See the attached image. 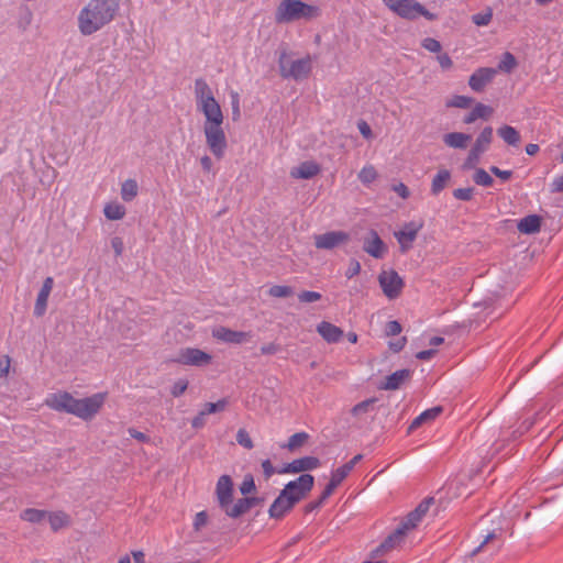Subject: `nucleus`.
Here are the masks:
<instances>
[{
  "instance_id": "nucleus-32",
  "label": "nucleus",
  "mask_w": 563,
  "mask_h": 563,
  "mask_svg": "<svg viewBox=\"0 0 563 563\" xmlns=\"http://www.w3.org/2000/svg\"><path fill=\"white\" fill-rule=\"evenodd\" d=\"M497 134L504 140L505 143L511 146H517L521 136L520 133L511 125H503L497 130Z\"/></svg>"
},
{
  "instance_id": "nucleus-60",
  "label": "nucleus",
  "mask_w": 563,
  "mask_h": 563,
  "mask_svg": "<svg viewBox=\"0 0 563 563\" xmlns=\"http://www.w3.org/2000/svg\"><path fill=\"white\" fill-rule=\"evenodd\" d=\"M407 343V338L406 336H401L395 341H390L389 342V349L395 352V353H398L400 352L401 350H404L405 345Z\"/></svg>"
},
{
  "instance_id": "nucleus-7",
  "label": "nucleus",
  "mask_w": 563,
  "mask_h": 563,
  "mask_svg": "<svg viewBox=\"0 0 563 563\" xmlns=\"http://www.w3.org/2000/svg\"><path fill=\"white\" fill-rule=\"evenodd\" d=\"M314 477L311 474H301L295 481H290L282 489L283 497L295 498L296 504L303 499L313 488Z\"/></svg>"
},
{
  "instance_id": "nucleus-11",
  "label": "nucleus",
  "mask_w": 563,
  "mask_h": 563,
  "mask_svg": "<svg viewBox=\"0 0 563 563\" xmlns=\"http://www.w3.org/2000/svg\"><path fill=\"white\" fill-rule=\"evenodd\" d=\"M321 465V462L316 456H303L300 459H296L290 463L285 464L280 470H278L279 474H296L307 471H312L318 468Z\"/></svg>"
},
{
  "instance_id": "nucleus-40",
  "label": "nucleus",
  "mask_w": 563,
  "mask_h": 563,
  "mask_svg": "<svg viewBox=\"0 0 563 563\" xmlns=\"http://www.w3.org/2000/svg\"><path fill=\"white\" fill-rule=\"evenodd\" d=\"M228 404L229 402L225 398H222V399L218 400L217 402H206L201 410L202 415L208 416L211 413L223 411L227 408Z\"/></svg>"
},
{
  "instance_id": "nucleus-63",
  "label": "nucleus",
  "mask_w": 563,
  "mask_h": 563,
  "mask_svg": "<svg viewBox=\"0 0 563 563\" xmlns=\"http://www.w3.org/2000/svg\"><path fill=\"white\" fill-rule=\"evenodd\" d=\"M208 515L206 511H200L196 515L194 520V527L196 530H199L201 527H203L207 523Z\"/></svg>"
},
{
  "instance_id": "nucleus-53",
  "label": "nucleus",
  "mask_w": 563,
  "mask_h": 563,
  "mask_svg": "<svg viewBox=\"0 0 563 563\" xmlns=\"http://www.w3.org/2000/svg\"><path fill=\"white\" fill-rule=\"evenodd\" d=\"M402 330L401 324L397 320H391L386 323L385 334L387 336L398 335Z\"/></svg>"
},
{
  "instance_id": "nucleus-19",
  "label": "nucleus",
  "mask_w": 563,
  "mask_h": 563,
  "mask_svg": "<svg viewBox=\"0 0 563 563\" xmlns=\"http://www.w3.org/2000/svg\"><path fill=\"white\" fill-rule=\"evenodd\" d=\"M198 109L201 110L206 117L205 124L222 125L223 113L219 102L216 99L198 106Z\"/></svg>"
},
{
  "instance_id": "nucleus-57",
  "label": "nucleus",
  "mask_w": 563,
  "mask_h": 563,
  "mask_svg": "<svg viewBox=\"0 0 563 563\" xmlns=\"http://www.w3.org/2000/svg\"><path fill=\"white\" fill-rule=\"evenodd\" d=\"M374 402H375V399H367V400L361 401V402H358L357 405H355L353 407L352 413L357 416V415H361L363 412H367L368 408L371 406H373Z\"/></svg>"
},
{
  "instance_id": "nucleus-56",
  "label": "nucleus",
  "mask_w": 563,
  "mask_h": 563,
  "mask_svg": "<svg viewBox=\"0 0 563 563\" xmlns=\"http://www.w3.org/2000/svg\"><path fill=\"white\" fill-rule=\"evenodd\" d=\"M361 272V264L357 260L352 258L350 260L349 267L345 272L346 278L351 279L354 276L358 275Z\"/></svg>"
},
{
  "instance_id": "nucleus-18",
  "label": "nucleus",
  "mask_w": 563,
  "mask_h": 563,
  "mask_svg": "<svg viewBox=\"0 0 563 563\" xmlns=\"http://www.w3.org/2000/svg\"><path fill=\"white\" fill-rule=\"evenodd\" d=\"M296 506V499L289 497H283V492L279 493L277 498L273 501L268 509L271 518L279 520L285 517Z\"/></svg>"
},
{
  "instance_id": "nucleus-22",
  "label": "nucleus",
  "mask_w": 563,
  "mask_h": 563,
  "mask_svg": "<svg viewBox=\"0 0 563 563\" xmlns=\"http://www.w3.org/2000/svg\"><path fill=\"white\" fill-rule=\"evenodd\" d=\"M320 165L313 161L302 162L299 166L292 167L290 176L295 179H311L320 173Z\"/></svg>"
},
{
  "instance_id": "nucleus-62",
  "label": "nucleus",
  "mask_w": 563,
  "mask_h": 563,
  "mask_svg": "<svg viewBox=\"0 0 563 563\" xmlns=\"http://www.w3.org/2000/svg\"><path fill=\"white\" fill-rule=\"evenodd\" d=\"M393 190L400 196L402 199H407L410 196L408 187L404 183H399L393 186Z\"/></svg>"
},
{
  "instance_id": "nucleus-17",
  "label": "nucleus",
  "mask_w": 563,
  "mask_h": 563,
  "mask_svg": "<svg viewBox=\"0 0 563 563\" xmlns=\"http://www.w3.org/2000/svg\"><path fill=\"white\" fill-rule=\"evenodd\" d=\"M421 228L422 224L409 222L405 224L402 230L395 233V236L400 244L401 253H406L411 247V243L416 240Z\"/></svg>"
},
{
  "instance_id": "nucleus-20",
  "label": "nucleus",
  "mask_w": 563,
  "mask_h": 563,
  "mask_svg": "<svg viewBox=\"0 0 563 563\" xmlns=\"http://www.w3.org/2000/svg\"><path fill=\"white\" fill-rule=\"evenodd\" d=\"M54 286V279L53 277H46L43 282V285L40 289V292L37 294V298L34 306V316L35 317H42L46 312L47 308V301L49 294Z\"/></svg>"
},
{
  "instance_id": "nucleus-39",
  "label": "nucleus",
  "mask_w": 563,
  "mask_h": 563,
  "mask_svg": "<svg viewBox=\"0 0 563 563\" xmlns=\"http://www.w3.org/2000/svg\"><path fill=\"white\" fill-rule=\"evenodd\" d=\"M516 66H517V60H516L515 56L511 53L506 52V53H504L503 58L498 64L497 71L501 70L505 73H510Z\"/></svg>"
},
{
  "instance_id": "nucleus-47",
  "label": "nucleus",
  "mask_w": 563,
  "mask_h": 563,
  "mask_svg": "<svg viewBox=\"0 0 563 563\" xmlns=\"http://www.w3.org/2000/svg\"><path fill=\"white\" fill-rule=\"evenodd\" d=\"M236 442L247 449L251 450L254 448L253 441L249 434V432L245 429H239L235 435Z\"/></svg>"
},
{
  "instance_id": "nucleus-48",
  "label": "nucleus",
  "mask_w": 563,
  "mask_h": 563,
  "mask_svg": "<svg viewBox=\"0 0 563 563\" xmlns=\"http://www.w3.org/2000/svg\"><path fill=\"white\" fill-rule=\"evenodd\" d=\"M256 489L254 478L251 474H246L243 478L242 484L240 485V492L242 495L246 496Z\"/></svg>"
},
{
  "instance_id": "nucleus-58",
  "label": "nucleus",
  "mask_w": 563,
  "mask_h": 563,
  "mask_svg": "<svg viewBox=\"0 0 563 563\" xmlns=\"http://www.w3.org/2000/svg\"><path fill=\"white\" fill-rule=\"evenodd\" d=\"M231 98H232V100H231L232 115H233V120L236 121V120H239V118L241 115L239 93L232 92Z\"/></svg>"
},
{
  "instance_id": "nucleus-30",
  "label": "nucleus",
  "mask_w": 563,
  "mask_h": 563,
  "mask_svg": "<svg viewBox=\"0 0 563 563\" xmlns=\"http://www.w3.org/2000/svg\"><path fill=\"white\" fill-rule=\"evenodd\" d=\"M451 179V173L448 169H440L433 177L431 183V194L438 196L448 185Z\"/></svg>"
},
{
  "instance_id": "nucleus-2",
  "label": "nucleus",
  "mask_w": 563,
  "mask_h": 563,
  "mask_svg": "<svg viewBox=\"0 0 563 563\" xmlns=\"http://www.w3.org/2000/svg\"><path fill=\"white\" fill-rule=\"evenodd\" d=\"M104 394L98 393L82 399L74 398L67 391L51 394L45 404L53 410L71 413L82 420L93 418L104 402Z\"/></svg>"
},
{
  "instance_id": "nucleus-5",
  "label": "nucleus",
  "mask_w": 563,
  "mask_h": 563,
  "mask_svg": "<svg viewBox=\"0 0 563 563\" xmlns=\"http://www.w3.org/2000/svg\"><path fill=\"white\" fill-rule=\"evenodd\" d=\"M387 8L402 19L416 20L422 15L429 21L437 20V14L427 10L416 0H383Z\"/></svg>"
},
{
  "instance_id": "nucleus-34",
  "label": "nucleus",
  "mask_w": 563,
  "mask_h": 563,
  "mask_svg": "<svg viewBox=\"0 0 563 563\" xmlns=\"http://www.w3.org/2000/svg\"><path fill=\"white\" fill-rule=\"evenodd\" d=\"M48 511L35 508H26L21 512V519L31 523H41L46 519Z\"/></svg>"
},
{
  "instance_id": "nucleus-38",
  "label": "nucleus",
  "mask_w": 563,
  "mask_h": 563,
  "mask_svg": "<svg viewBox=\"0 0 563 563\" xmlns=\"http://www.w3.org/2000/svg\"><path fill=\"white\" fill-rule=\"evenodd\" d=\"M415 511H410L398 525V527L407 534L410 530L415 529L421 521Z\"/></svg>"
},
{
  "instance_id": "nucleus-46",
  "label": "nucleus",
  "mask_w": 563,
  "mask_h": 563,
  "mask_svg": "<svg viewBox=\"0 0 563 563\" xmlns=\"http://www.w3.org/2000/svg\"><path fill=\"white\" fill-rule=\"evenodd\" d=\"M351 471V466L344 464L332 472L330 479L333 481L336 485H340L346 478Z\"/></svg>"
},
{
  "instance_id": "nucleus-3",
  "label": "nucleus",
  "mask_w": 563,
  "mask_h": 563,
  "mask_svg": "<svg viewBox=\"0 0 563 563\" xmlns=\"http://www.w3.org/2000/svg\"><path fill=\"white\" fill-rule=\"evenodd\" d=\"M320 9L302 0H283L275 10L277 24H288L300 20H312L320 15Z\"/></svg>"
},
{
  "instance_id": "nucleus-6",
  "label": "nucleus",
  "mask_w": 563,
  "mask_h": 563,
  "mask_svg": "<svg viewBox=\"0 0 563 563\" xmlns=\"http://www.w3.org/2000/svg\"><path fill=\"white\" fill-rule=\"evenodd\" d=\"M203 132L206 136V143L210 152L218 158L224 156L228 142L222 125L205 124Z\"/></svg>"
},
{
  "instance_id": "nucleus-1",
  "label": "nucleus",
  "mask_w": 563,
  "mask_h": 563,
  "mask_svg": "<svg viewBox=\"0 0 563 563\" xmlns=\"http://www.w3.org/2000/svg\"><path fill=\"white\" fill-rule=\"evenodd\" d=\"M120 10V0H89L78 14V29L85 36L92 35L111 23Z\"/></svg>"
},
{
  "instance_id": "nucleus-21",
  "label": "nucleus",
  "mask_w": 563,
  "mask_h": 563,
  "mask_svg": "<svg viewBox=\"0 0 563 563\" xmlns=\"http://www.w3.org/2000/svg\"><path fill=\"white\" fill-rule=\"evenodd\" d=\"M265 501L264 497H243L234 503L230 508V518H239L255 506H261Z\"/></svg>"
},
{
  "instance_id": "nucleus-15",
  "label": "nucleus",
  "mask_w": 563,
  "mask_h": 563,
  "mask_svg": "<svg viewBox=\"0 0 563 563\" xmlns=\"http://www.w3.org/2000/svg\"><path fill=\"white\" fill-rule=\"evenodd\" d=\"M213 338L225 343L241 344L252 338L251 332L235 331L225 327H218L212 331Z\"/></svg>"
},
{
  "instance_id": "nucleus-12",
  "label": "nucleus",
  "mask_w": 563,
  "mask_h": 563,
  "mask_svg": "<svg viewBox=\"0 0 563 563\" xmlns=\"http://www.w3.org/2000/svg\"><path fill=\"white\" fill-rule=\"evenodd\" d=\"M211 355L194 347L183 349L179 352L177 362L184 365L203 366L211 362Z\"/></svg>"
},
{
  "instance_id": "nucleus-44",
  "label": "nucleus",
  "mask_w": 563,
  "mask_h": 563,
  "mask_svg": "<svg viewBox=\"0 0 563 563\" xmlns=\"http://www.w3.org/2000/svg\"><path fill=\"white\" fill-rule=\"evenodd\" d=\"M493 19L492 9H487L486 11L476 13L472 15V22L477 26H485L490 23Z\"/></svg>"
},
{
  "instance_id": "nucleus-27",
  "label": "nucleus",
  "mask_w": 563,
  "mask_h": 563,
  "mask_svg": "<svg viewBox=\"0 0 563 563\" xmlns=\"http://www.w3.org/2000/svg\"><path fill=\"white\" fill-rule=\"evenodd\" d=\"M195 97L197 106L214 99L212 90L203 78H197L195 80Z\"/></svg>"
},
{
  "instance_id": "nucleus-45",
  "label": "nucleus",
  "mask_w": 563,
  "mask_h": 563,
  "mask_svg": "<svg viewBox=\"0 0 563 563\" xmlns=\"http://www.w3.org/2000/svg\"><path fill=\"white\" fill-rule=\"evenodd\" d=\"M473 101L474 99L471 97L457 95L446 102V107L466 109L472 104Z\"/></svg>"
},
{
  "instance_id": "nucleus-26",
  "label": "nucleus",
  "mask_w": 563,
  "mask_h": 563,
  "mask_svg": "<svg viewBox=\"0 0 563 563\" xmlns=\"http://www.w3.org/2000/svg\"><path fill=\"white\" fill-rule=\"evenodd\" d=\"M443 411L441 406L432 407L430 409L424 410L418 417H416L408 428V433L413 432L416 429L421 427L423 423L433 421L435 418L440 416Z\"/></svg>"
},
{
  "instance_id": "nucleus-54",
  "label": "nucleus",
  "mask_w": 563,
  "mask_h": 563,
  "mask_svg": "<svg viewBox=\"0 0 563 563\" xmlns=\"http://www.w3.org/2000/svg\"><path fill=\"white\" fill-rule=\"evenodd\" d=\"M483 153L475 151L474 148H471L468 152V155L465 159L464 167L465 168H473L476 166V164L479 162V157Z\"/></svg>"
},
{
  "instance_id": "nucleus-51",
  "label": "nucleus",
  "mask_w": 563,
  "mask_h": 563,
  "mask_svg": "<svg viewBox=\"0 0 563 563\" xmlns=\"http://www.w3.org/2000/svg\"><path fill=\"white\" fill-rule=\"evenodd\" d=\"M422 47L431 53H440L442 49L441 43L432 37H426L422 41Z\"/></svg>"
},
{
  "instance_id": "nucleus-43",
  "label": "nucleus",
  "mask_w": 563,
  "mask_h": 563,
  "mask_svg": "<svg viewBox=\"0 0 563 563\" xmlns=\"http://www.w3.org/2000/svg\"><path fill=\"white\" fill-rule=\"evenodd\" d=\"M294 294L290 286L274 285L269 288L268 295L276 298H286Z\"/></svg>"
},
{
  "instance_id": "nucleus-8",
  "label": "nucleus",
  "mask_w": 563,
  "mask_h": 563,
  "mask_svg": "<svg viewBox=\"0 0 563 563\" xmlns=\"http://www.w3.org/2000/svg\"><path fill=\"white\" fill-rule=\"evenodd\" d=\"M234 486L230 475H221L216 485V498L219 508L230 517V508L233 507Z\"/></svg>"
},
{
  "instance_id": "nucleus-16",
  "label": "nucleus",
  "mask_w": 563,
  "mask_h": 563,
  "mask_svg": "<svg viewBox=\"0 0 563 563\" xmlns=\"http://www.w3.org/2000/svg\"><path fill=\"white\" fill-rule=\"evenodd\" d=\"M363 250L375 258H383L387 252L385 243L375 230H369L364 239Z\"/></svg>"
},
{
  "instance_id": "nucleus-49",
  "label": "nucleus",
  "mask_w": 563,
  "mask_h": 563,
  "mask_svg": "<svg viewBox=\"0 0 563 563\" xmlns=\"http://www.w3.org/2000/svg\"><path fill=\"white\" fill-rule=\"evenodd\" d=\"M453 197L457 200L470 201L473 198L474 188H457L453 190Z\"/></svg>"
},
{
  "instance_id": "nucleus-59",
  "label": "nucleus",
  "mask_w": 563,
  "mask_h": 563,
  "mask_svg": "<svg viewBox=\"0 0 563 563\" xmlns=\"http://www.w3.org/2000/svg\"><path fill=\"white\" fill-rule=\"evenodd\" d=\"M490 173L493 175H495L496 177L503 179V180H509L512 176V172L511 170H503L500 168H498L497 166H492L489 168Z\"/></svg>"
},
{
  "instance_id": "nucleus-50",
  "label": "nucleus",
  "mask_w": 563,
  "mask_h": 563,
  "mask_svg": "<svg viewBox=\"0 0 563 563\" xmlns=\"http://www.w3.org/2000/svg\"><path fill=\"white\" fill-rule=\"evenodd\" d=\"M322 298V295L317 291L303 290L298 295V299L300 302L308 303L314 302Z\"/></svg>"
},
{
  "instance_id": "nucleus-61",
  "label": "nucleus",
  "mask_w": 563,
  "mask_h": 563,
  "mask_svg": "<svg viewBox=\"0 0 563 563\" xmlns=\"http://www.w3.org/2000/svg\"><path fill=\"white\" fill-rule=\"evenodd\" d=\"M262 468L265 476V479L271 478L277 471L273 466L271 460H264L262 462Z\"/></svg>"
},
{
  "instance_id": "nucleus-24",
  "label": "nucleus",
  "mask_w": 563,
  "mask_h": 563,
  "mask_svg": "<svg viewBox=\"0 0 563 563\" xmlns=\"http://www.w3.org/2000/svg\"><path fill=\"white\" fill-rule=\"evenodd\" d=\"M317 331L328 343H336L343 336V331L328 321H321L317 327Z\"/></svg>"
},
{
  "instance_id": "nucleus-52",
  "label": "nucleus",
  "mask_w": 563,
  "mask_h": 563,
  "mask_svg": "<svg viewBox=\"0 0 563 563\" xmlns=\"http://www.w3.org/2000/svg\"><path fill=\"white\" fill-rule=\"evenodd\" d=\"M433 503V497L424 498L412 511H415L420 518H423Z\"/></svg>"
},
{
  "instance_id": "nucleus-29",
  "label": "nucleus",
  "mask_w": 563,
  "mask_h": 563,
  "mask_svg": "<svg viewBox=\"0 0 563 563\" xmlns=\"http://www.w3.org/2000/svg\"><path fill=\"white\" fill-rule=\"evenodd\" d=\"M470 140L471 135L462 132H451L443 136L445 145L453 148H465Z\"/></svg>"
},
{
  "instance_id": "nucleus-10",
  "label": "nucleus",
  "mask_w": 563,
  "mask_h": 563,
  "mask_svg": "<svg viewBox=\"0 0 563 563\" xmlns=\"http://www.w3.org/2000/svg\"><path fill=\"white\" fill-rule=\"evenodd\" d=\"M350 241V234L344 231H329L314 235V245L320 250H333Z\"/></svg>"
},
{
  "instance_id": "nucleus-31",
  "label": "nucleus",
  "mask_w": 563,
  "mask_h": 563,
  "mask_svg": "<svg viewBox=\"0 0 563 563\" xmlns=\"http://www.w3.org/2000/svg\"><path fill=\"white\" fill-rule=\"evenodd\" d=\"M46 519L48 520L52 530L55 532L70 523L69 515L64 511H48Z\"/></svg>"
},
{
  "instance_id": "nucleus-35",
  "label": "nucleus",
  "mask_w": 563,
  "mask_h": 563,
  "mask_svg": "<svg viewBox=\"0 0 563 563\" xmlns=\"http://www.w3.org/2000/svg\"><path fill=\"white\" fill-rule=\"evenodd\" d=\"M309 438H310V435L307 432H303V431L297 432V433L292 434L288 439V442L286 444H283L282 448L287 449L290 452H294L297 449H299L300 446H302L308 441Z\"/></svg>"
},
{
  "instance_id": "nucleus-25",
  "label": "nucleus",
  "mask_w": 563,
  "mask_h": 563,
  "mask_svg": "<svg viewBox=\"0 0 563 563\" xmlns=\"http://www.w3.org/2000/svg\"><path fill=\"white\" fill-rule=\"evenodd\" d=\"M542 218L538 214H529L518 221L517 229L522 234H534L541 229Z\"/></svg>"
},
{
  "instance_id": "nucleus-4",
  "label": "nucleus",
  "mask_w": 563,
  "mask_h": 563,
  "mask_svg": "<svg viewBox=\"0 0 563 563\" xmlns=\"http://www.w3.org/2000/svg\"><path fill=\"white\" fill-rule=\"evenodd\" d=\"M279 75L284 79L300 81L307 79L312 70V59L309 55L303 58L292 59L291 54L283 51L278 57Z\"/></svg>"
},
{
  "instance_id": "nucleus-28",
  "label": "nucleus",
  "mask_w": 563,
  "mask_h": 563,
  "mask_svg": "<svg viewBox=\"0 0 563 563\" xmlns=\"http://www.w3.org/2000/svg\"><path fill=\"white\" fill-rule=\"evenodd\" d=\"M493 112H494V110L492 107L478 102L473 108V110L467 115L464 117L463 122L465 124H471L479 118L487 120L493 114Z\"/></svg>"
},
{
  "instance_id": "nucleus-42",
  "label": "nucleus",
  "mask_w": 563,
  "mask_h": 563,
  "mask_svg": "<svg viewBox=\"0 0 563 563\" xmlns=\"http://www.w3.org/2000/svg\"><path fill=\"white\" fill-rule=\"evenodd\" d=\"M473 179L476 185L484 186V187H490L494 184V179L492 176L483 168H477Z\"/></svg>"
},
{
  "instance_id": "nucleus-64",
  "label": "nucleus",
  "mask_w": 563,
  "mask_h": 563,
  "mask_svg": "<svg viewBox=\"0 0 563 563\" xmlns=\"http://www.w3.org/2000/svg\"><path fill=\"white\" fill-rule=\"evenodd\" d=\"M437 59L443 69H450L453 65L451 57L446 53L438 55Z\"/></svg>"
},
{
  "instance_id": "nucleus-13",
  "label": "nucleus",
  "mask_w": 563,
  "mask_h": 563,
  "mask_svg": "<svg viewBox=\"0 0 563 563\" xmlns=\"http://www.w3.org/2000/svg\"><path fill=\"white\" fill-rule=\"evenodd\" d=\"M496 74V68L481 67L471 75L468 86L475 92H482L485 87L493 81Z\"/></svg>"
},
{
  "instance_id": "nucleus-37",
  "label": "nucleus",
  "mask_w": 563,
  "mask_h": 563,
  "mask_svg": "<svg viewBox=\"0 0 563 563\" xmlns=\"http://www.w3.org/2000/svg\"><path fill=\"white\" fill-rule=\"evenodd\" d=\"M103 213L109 220H120L125 214V208L119 203H108L103 209Z\"/></svg>"
},
{
  "instance_id": "nucleus-14",
  "label": "nucleus",
  "mask_w": 563,
  "mask_h": 563,
  "mask_svg": "<svg viewBox=\"0 0 563 563\" xmlns=\"http://www.w3.org/2000/svg\"><path fill=\"white\" fill-rule=\"evenodd\" d=\"M407 534L397 527L390 534H388L384 541L372 552V556L386 554L395 549H398L406 539Z\"/></svg>"
},
{
  "instance_id": "nucleus-55",
  "label": "nucleus",
  "mask_w": 563,
  "mask_h": 563,
  "mask_svg": "<svg viewBox=\"0 0 563 563\" xmlns=\"http://www.w3.org/2000/svg\"><path fill=\"white\" fill-rule=\"evenodd\" d=\"M187 387H188V382L187 380L178 379L172 386L170 393H172V395L174 397H179V396H181L186 391Z\"/></svg>"
},
{
  "instance_id": "nucleus-36",
  "label": "nucleus",
  "mask_w": 563,
  "mask_h": 563,
  "mask_svg": "<svg viewBox=\"0 0 563 563\" xmlns=\"http://www.w3.org/2000/svg\"><path fill=\"white\" fill-rule=\"evenodd\" d=\"M137 195V184L134 179H126L121 187V197L124 201H132Z\"/></svg>"
},
{
  "instance_id": "nucleus-41",
  "label": "nucleus",
  "mask_w": 563,
  "mask_h": 563,
  "mask_svg": "<svg viewBox=\"0 0 563 563\" xmlns=\"http://www.w3.org/2000/svg\"><path fill=\"white\" fill-rule=\"evenodd\" d=\"M376 178L377 172L372 165L364 166L358 173V179L365 185L373 183Z\"/></svg>"
},
{
  "instance_id": "nucleus-9",
  "label": "nucleus",
  "mask_w": 563,
  "mask_h": 563,
  "mask_svg": "<svg viewBox=\"0 0 563 563\" xmlns=\"http://www.w3.org/2000/svg\"><path fill=\"white\" fill-rule=\"evenodd\" d=\"M378 282L384 295L389 299L399 297L405 286L402 278L394 269L382 272L378 276Z\"/></svg>"
},
{
  "instance_id": "nucleus-33",
  "label": "nucleus",
  "mask_w": 563,
  "mask_h": 563,
  "mask_svg": "<svg viewBox=\"0 0 563 563\" xmlns=\"http://www.w3.org/2000/svg\"><path fill=\"white\" fill-rule=\"evenodd\" d=\"M492 140H493V128L486 126L483 129V131L477 136L472 148H474L475 151H478L481 153H484L487 151L489 144L492 143Z\"/></svg>"
},
{
  "instance_id": "nucleus-23",
  "label": "nucleus",
  "mask_w": 563,
  "mask_h": 563,
  "mask_svg": "<svg viewBox=\"0 0 563 563\" xmlns=\"http://www.w3.org/2000/svg\"><path fill=\"white\" fill-rule=\"evenodd\" d=\"M411 376V371L404 368L394 372L393 374L388 375L385 379V382L382 384L380 388L385 390H396L400 388V386L409 379Z\"/></svg>"
}]
</instances>
